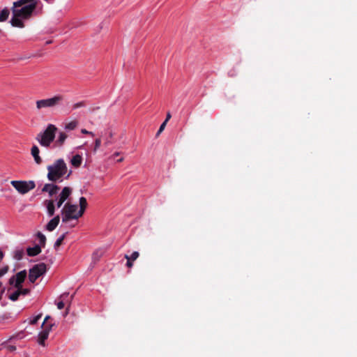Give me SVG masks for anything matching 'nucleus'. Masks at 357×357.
<instances>
[{"label": "nucleus", "instance_id": "1", "mask_svg": "<svg viewBox=\"0 0 357 357\" xmlns=\"http://www.w3.org/2000/svg\"><path fill=\"white\" fill-rule=\"evenodd\" d=\"M38 6V0H17L11 8L10 24L14 27L24 28V20H29Z\"/></svg>", "mask_w": 357, "mask_h": 357}, {"label": "nucleus", "instance_id": "2", "mask_svg": "<svg viewBox=\"0 0 357 357\" xmlns=\"http://www.w3.org/2000/svg\"><path fill=\"white\" fill-rule=\"evenodd\" d=\"M47 178L50 181L56 182L66 174L68 168L63 159H58L53 165L47 167Z\"/></svg>", "mask_w": 357, "mask_h": 357}, {"label": "nucleus", "instance_id": "3", "mask_svg": "<svg viewBox=\"0 0 357 357\" xmlns=\"http://www.w3.org/2000/svg\"><path fill=\"white\" fill-rule=\"evenodd\" d=\"M56 131L57 128L54 125L49 124L43 132H40L37 135L36 139L41 146L49 147L54 140Z\"/></svg>", "mask_w": 357, "mask_h": 357}, {"label": "nucleus", "instance_id": "4", "mask_svg": "<svg viewBox=\"0 0 357 357\" xmlns=\"http://www.w3.org/2000/svg\"><path fill=\"white\" fill-rule=\"evenodd\" d=\"M63 100L62 95H56L47 99L38 100L36 102V108L40 110L44 108H54L61 105Z\"/></svg>", "mask_w": 357, "mask_h": 357}, {"label": "nucleus", "instance_id": "5", "mask_svg": "<svg viewBox=\"0 0 357 357\" xmlns=\"http://www.w3.org/2000/svg\"><path fill=\"white\" fill-rule=\"evenodd\" d=\"M77 206L67 202L61 210L62 222H68L71 220H77L81 216H78Z\"/></svg>", "mask_w": 357, "mask_h": 357}, {"label": "nucleus", "instance_id": "6", "mask_svg": "<svg viewBox=\"0 0 357 357\" xmlns=\"http://www.w3.org/2000/svg\"><path fill=\"white\" fill-rule=\"evenodd\" d=\"M10 183L21 194H26L36 187L33 181H12Z\"/></svg>", "mask_w": 357, "mask_h": 357}, {"label": "nucleus", "instance_id": "7", "mask_svg": "<svg viewBox=\"0 0 357 357\" xmlns=\"http://www.w3.org/2000/svg\"><path fill=\"white\" fill-rule=\"evenodd\" d=\"M47 271L46 265L44 263L36 264L29 270V280L31 283H34L36 280L43 275Z\"/></svg>", "mask_w": 357, "mask_h": 357}, {"label": "nucleus", "instance_id": "8", "mask_svg": "<svg viewBox=\"0 0 357 357\" xmlns=\"http://www.w3.org/2000/svg\"><path fill=\"white\" fill-rule=\"evenodd\" d=\"M26 278V271L25 270L18 272L15 275L12 276L8 281L10 285L14 287H22V283Z\"/></svg>", "mask_w": 357, "mask_h": 357}, {"label": "nucleus", "instance_id": "9", "mask_svg": "<svg viewBox=\"0 0 357 357\" xmlns=\"http://www.w3.org/2000/svg\"><path fill=\"white\" fill-rule=\"evenodd\" d=\"M53 324H47L44 326L43 330L38 334V343L42 346H45V341L48 338L49 333L52 330Z\"/></svg>", "mask_w": 357, "mask_h": 357}, {"label": "nucleus", "instance_id": "10", "mask_svg": "<svg viewBox=\"0 0 357 357\" xmlns=\"http://www.w3.org/2000/svg\"><path fill=\"white\" fill-rule=\"evenodd\" d=\"M60 188L53 183H46L42 188V192H48L50 197H52L56 195Z\"/></svg>", "mask_w": 357, "mask_h": 357}, {"label": "nucleus", "instance_id": "11", "mask_svg": "<svg viewBox=\"0 0 357 357\" xmlns=\"http://www.w3.org/2000/svg\"><path fill=\"white\" fill-rule=\"evenodd\" d=\"M59 221V215H56L54 218H53L46 225L47 230L50 231H52L53 230H54L56 227L58 226Z\"/></svg>", "mask_w": 357, "mask_h": 357}, {"label": "nucleus", "instance_id": "12", "mask_svg": "<svg viewBox=\"0 0 357 357\" xmlns=\"http://www.w3.org/2000/svg\"><path fill=\"white\" fill-rule=\"evenodd\" d=\"M31 153L32 156L33 157L36 163H37L38 165L41 164L42 159L39 155L40 151L37 146L34 145L32 146L31 150Z\"/></svg>", "mask_w": 357, "mask_h": 357}, {"label": "nucleus", "instance_id": "13", "mask_svg": "<svg viewBox=\"0 0 357 357\" xmlns=\"http://www.w3.org/2000/svg\"><path fill=\"white\" fill-rule=\"evenodd\" d=\"M26 252L29 257L36 256L41 252V247L39 245H36L33 248L29 247L26 249Z\"/></svg>", "mask_w": 357, "mask_h": 357}, {"label": "nucleus", "instance_id": "14", "mask_svg": "<svg viewBox=\"0 0 357 357\" xmlns=\"http://www.w3.org/2000/svg\"><path fill=\"white\" fill-rule=\"evenodd\" d=\"M45 205L47 207V213H48L49 216H50V217L53 216L54 214V212H55L54 201L52 199L46 200Z\"/></svg>", "mask_w": 357, "mask_h": 357}, {"label": "nucleus", "instance_id": "15", "mask_svg": "<svg viewBox=\"0 0 357 357\" xmlns=\"http://www.w3.org/2000/svg\"><path fill=\"white\" fill-rule=\"evenodd\" d=\"M86 199L84 197L79 198V211H78V216H82L87 207Z\"/></svg>", "mask_w": 357, "mask_h": 357}, {"label": "nucleus", "instance_id": "16", "mask_svg": "<svg viewBox=\"0 0 357 357\" xmlns=\"http://www.w3.org/2000/svg\"><path fill=\"white\" fill-rule=\"evenodd\" d=\"M72 192V189L70 187H64L60 193L59 197L63 201H66Z\"/></svg>", "mask_w": 357, "mask_h": 357}, {"label": "nucleus", "instance_id": "17", "mask_svg": "<svg viewBox=\"0 0 357 357\" xmlns=\"http://www.w3.org/2000/svg\"><path fill=\"white\" fill-rule=\"evenodd\" d=\"M79 125L77 120L75 119L69 122H66L64 126V128L66 130L71 131L75 130Z\"/></svg>", "mask_w": 357, "mask_h": 357}, {"label": "nucleus", "instance_id": "18", "mask_svg": "<svg viewBox=\"0 0 357 357\" xmlns=\"http://www.w3.org/2000/svg\"><path fill=\"white\" fill-rule=\"evenodd\" d=\"M67 137L68 135L66 132H60L56 141V145L59 146H63Z\"/></svg>", "mask_w": 357, "mask_h": 357}, {"label": "nucleus", "instance_id": "19", "mask_svg": "<svg viewBox=\"0 0 357 357\" xmlns=\"http://www.w3.org/2000/svg\"><path fill=\"white\" fill-rule=\"evenodd\" d=\"M10 15V10L8 8H4L0 11V22H5L8 20Z\"/></svg>", "mask_w": 357, "mask_h": 357}, {"label": "nucleus", "instance_id": "20", "mask_svg": "<svg viewBox=\"0 0 357 357\" xmlns=\"http://www.w3.org/2000/svg\"><path fill=\"white\" fill-rule=\"evenodd\" d=\"M82 158L81 155L77 154L74 155L71 159V164L75 167H78L81 165Z\"/></svg>", "mask_w": 357, "mask_h": 357}, {"label": "nucleus", "instance_id": "21", "mask_svg": "<svg viewBox=\"0 0 357 357\" xmlns=\"http://www.w3.org/2000/svg\"><path fill=\"white\" fill-rule=\"evenodd\" d=\"M23 249H16L13 252V257L16 260H21L24 256Z\"/></svg>", "mask_w": 357, "mask_h": 357}, {"label": "nucleus", "instance_id": "22", "mask_svg": "<svg viewBox=\"0 0 357 357\" xmlns=\"http://www.w3.org/2000/svg\"><path fill=\"white\" fill-rule=\"evenodd\" d=\"M114 135V132L112 130H108V137L105 139L104 146H108L113 144L112 138Z\"/></svg>", "mask_w": 357, "mask_h": 357}, {"label": "nucleus", "instance_id": "23", "mask_svg": "<svg viewBox=\"0 0 357 357\" xmlns=\"http://www.w3.org/2000/svg\"><path fill=\"white\" fill-rule=\"evenodd\" d=\"M67 234V232L62 234L56 241V242L54 243V248L55 249H57L62 243H63V240L65 239L66 238V236Z\"/></svg>", "mask_w": 357, "mask_h": 357}, {"label": "nucleus", "instance_id": "24", "mask_svg": "<svg viewBox=\"0 0 357 357\" xmlns=\"http://www.w3.org/2000/svg\"><path fill=\"white\" fill-rule=\"evenodd\" d=\"M37 237L39 240V242H40V247H45V242H46V237L45 236L42 234L41 232H38L37 233Z\"/></svg>", "mask_w": 357, "mask_h": 357}, {"label": "nucleus", "instance_id": "25", "mask_svg": "<svg viewBox=\"0 0 357 357\" xmlns=\"http://www.w3.org/2000/svg\"><path fill=\"white\" fill-rule=\"evenodd\" d=\"M20 292L17 291V289L13 292V294H11L8 298L10 300H11L12 301H16L18 298H19V296H20Z\"/></svg>", "mask_w": 357, "mask_h": 357}, {"label": "nucleus", "instance_id": "26", "mask_svg": "<svg viewBox=\"0 0 357 357\" xmlns=\"http://www.w3.org/2000/svg\"><path fill=\"white\" fill-rule=\"evenodd\" d=\"M101 145V139L97 138L94 142L93 152H96L100 147Z\"/></svg>", "mask_w": 357, "mask_h": 357}, {"label": "nucleus", "instance_id": "27", "mask_svg": "<svg viewBox=\"0 0 357 357\" xmlns=\"http://www.w3.org/2000/svg\"><path fill=\"white\" fill-rule=\"evenodd\" d=\"M20 292V295H27L29 294L30 290L29 289H23L22 287H15Z\"/></svg>", "mask_w": 357, "mask_h": 357}, {"label": "nucleus", "instance_id": "28", "mask_svg": "<svg viewBox=\"0 0 357 357\" xmlns=\"http://www.w3.org/2000/svg\"><path fill=\"white\" fill-rule=\"evenodd\" d=\"M85 105H86L85 102L84 101H81V102L75 103L73 105V109H78L79 107H84Z\"/></svg>", "mask_w": 357, "mask_h": 357}, {"label": "nucleus", "instance_id": "29", "mask_svg": "<svg viewBox=\"0 0 357 357\" xmlns=\"http://www.w3.org/2000/svg\"><path fill=\"white\" fill-rule=\"evenodd\" d=\"M139 255V252L137 251H135L132 253V255L130 256L128 255V258L130 259V260L134 261L138 258Z\"/></svg>", "mask_w": 357, "mask_h": 357}, {"label": "nucleus", "instance_id": "30", "mask_svg": "<svg viewBox=\"0 0 357 357\" xmlns=\"http://www.w3.org/2000/svg\"><path fill=\"white\" fill-rule=\"evenodd\" d=\"M166 124H167L166 122H163L160 125V126L159 128V130H158V132L156 133V137H158L160 135V133L164 130V129H165V128L166 126Z\"/></svg>", "mask_w": 357, "mask_h": 357}, {"label": "nucleus", "instance_id": "31", "mask_svg": "<svg viewBox=\"0 0 357 357\" xmlns=\"http://www.w3.org/2000/svg\"><path fill=\"white\" fill-rule=\"evenodd\" d=\"M41 317V314H38L37 316H36L33 319H31L30 321V324L31 325H35L37 324V322L38 321V320L40 319Z\"/></svg>", "mask_w": 357, "mask_h": 357}, {"label": "nucleus", "instance_id": "32", "mask_svg": "<svg viewBox=\"0 0 357 357\" xmlns=\"http://www.w3.org/2000/svg\"><path fill=\"white\" fill-rule=\"evenodd\" d=\"M125 258L127 259V263H126V266L128 267V268H131L133 266V261L130 260V259L128 258V255H125Z\"/></svg>", "mask_w": 357, "mask_h": 357}, {"label": "nucleus", "instance_id": "33", "mask_svg": "<svg viewBox=\"0 0 357 357\" xmlns=\"http://www.w3.org/2000/svg\"><path fill=\"white\" fill-rule=\"evenodd\" d=\"M8 351L13 352L16 350V347L13 345H8L6 347Z\"/></svg>", "mask_w": 357, "mask_h": 357}, {"label": "nucleus", "instance_id": "34", "mask_svg": "<svg viewBox=\"0 0 357 357\" xmlns=\"http://www.w3.org/2000/svg\"><path fill=\"white\" fill-rule=\"evenodd\" d=\"M81 132H82V134H84V135H91V136H92V137H93V136H94V133H93V132H91V131H88V130H86V129H82V130H81Z\"/></svg>", "mask_w": 357, "mask_h": 357}, {"label": "nucleus", "instance_id": "35", "mask_svg": "<svg viewBox=\"0 0 357 357\" xmlns=\"http://www.w3.org/2000/svg\"><path fill=\"white\" fill-rule=\"evenodd\" d=\"M65 306V304L63 301H59L58 303H57V307L58 309L59 310H61Z\"/></svg>", "mask_w": 357, "mask_h": 357}, {"label": "nucleus", "instance_id": "36", "mask_svg": "<svg viewBox=\"0 0 357 357\" xmlns=\"http://www.w3.org/2000/svg\"><path fill=\"white\" fill-rule=\"evenodd\" d=\"M64 203V201H63L62 199H61L59 197V200L56 203V206L57 208H60L62 204Z\"/></svg>", "mask_w": 357, "mask_h": 357}, {"label": "nucleus", "instance_id": "37", "mask_svg": "<svg viewBox=\"0 0 357 357\" xmlns=\"http://www.w3.org/2000/svg\"><path fill=\"white\" fill-rule=\"evenodd\" d=\"M5 288H2V282H0V300L1 299V294L4 292Z\"/></svg>", "mask_w": 357, "mask_h": 357}, {"label": "nucleus", "instance_id": "38", "mask_svg": "<svg viewBox=\"0 0 357 357\" xmlns=\"http://www.w3.org/2000/svg\"><path fill=\"white\" fill-rule=\"evenodd\" d=\"M49 319H50V316H47L45 318V320L43 323V325L42 326L44 327L45 325L48 324H47V320H49Z\"/></svg>", "mask_w": 357, "mask_h": 357}, {"label": "nucleus", "instance_id": "39", "mask_svg": "<svg viewBox=\"0 0 357 357\" xmlns=\"http://www.w3.org/2000/svg\"><path fill=\"white\" fill-rule=\"evenodd\" d=\"M172 116L170 112H167L166 119L164 122H166V123L168 122V121L171 119Z\"/></svg>", "mask_w": 357, "mask_h": 357}, {"label": "nucleus", "instance_id": "40", "mask_svg": "<svg viewBox=\"0 0 357 357\" xmlns=\"http://www.w3.org/2000/svg\"><path fill=\"white\" fill-rule=\"evenodd\" d=\"M123 160V158H121L117 160V162H122Z\"/></svg>", "mask_w": 357, "mask_h": 357}, {"label": "nucleus", "instance_id": "41", "mask_svg": "<svg viewBox=\"0 0 357 357\" xmlns=\"http://www.w3.org/2000/svg\"><path fill=\"white\" fill-rule=\"evenodd\" d=\"M119 155V152H116L115 153L113 156L115 157V156H118Z\"/></svg>", "mask_w": 357, "mask_h": 357}, {"label": "nucleus", "instance_id": "42", "mask_svg": "<svg viewBox=\"0 0 357 357\" xmlns=\"http://www.w3.org/2000/svg\"><path fill=\"white\" fill-rule=\"evenodd\" d=\"M52 42L51 41H47V44H50Z\"/></svg>", "mask_w": 357, "mask_h": 357}, {"label": "nucleus", "instance_id": "43", "mask_svg": "<svg viewBox=\"0 0 357 357\" xmlns=\"http://www.w3.org/2000/svg\"><path fill=\"white\" fill-rule=\"evenodd\" d=\"M44 1H46V2H49L50 1V0H44Z\"/></svg>", "mask_w": 357, "mask_h": 357}]
</instances>
